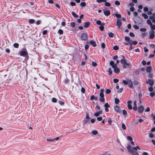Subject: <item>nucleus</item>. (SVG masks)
I'll use <instances>...</instances> for the list:
<instances>
[{"instance_id":"obj_10","label":"nucleus","mask_w":155,"mask_h":155,"mask_svg":"<svg viewBox=\"0 0 155 155\" xmlns=\"http://www.w3.org/2000/svg\"><path fill=\"white\" fill-rule=\"evenodd\" d=\"M104 106L105 107V110L106 112H107L109 111V109L108 108L110 107V105L108 104L107 103H106L104 105Z\"/></svg>"},{"instance_id":"obj_57","label":"nucleus","mask_w":155,"mask_h":155,"mask_svg":"<svg viewBox=\"0 0 155 155\" xmlns=\"http://www.w3.org/2000/svg\"><path fill=\"white\" fill-rule=\"evenodd\" d=\"M150 27L152 29L155 30V25L152 24L150 25Z\"/></svg>"},{"instance_id":"obj_9","label":"nucleus","mask_w":155,"mask_h":155,"mask_svg":"<svg viewBox=\"0 0 155 155\" xmlns=\"http://www.w3.org/2000/svg\"><path fill=\"white\" fill-rule=\"evenodd\" d=\"M122 23L120 19H117V23L116 25L117 26L118 28H120L121 25H122Z\"/></svg>"},{"instance_id":"obj_59","label":"nucleus","mask_w":155,"mask_h":155,"mask_svg":"<svg viewBox=\"0 0 155 155\" xmlns=\"http://www.w3.org/2000/svg\"><path fill=\"white\" fill-rule=\"evenodd\" d=\"M48 32V31L47 30H44L42 32V34L43 35H46Z\"/></svg>"},{"instance_id":"obj_3","label":"nucleus","mask_w":155,"mask_h":155,"mask_svg":"<svg viewBox=\"0 0 155 155\" xmlns=\"http://www.w3.org/2000/svg\"><path fill=\"white\" fill-rule=\"evenodd\" d=\"M81 38L82 40H87L88 38V35L86 33H82L81 36Z\"/></svg>"},{"instance_id":"obj_11","label":"nucleus","mask_w":155,"mask_h":155,"mask_svg":"<svg viewBox=\"0 0 155 155\" xmlns=\"http://www.w3.org/2000/svg\"><path fill=\"white\" fill-rule=\"evenodd\" d=\"M132 103L131 101H127V107L129 110H131L132 109V106L131 104Z\"/></svg>"},{"instance_id":"obj_36","label":"nucleus","mask_w":155,"mask_h":155,"mask_svg":"<svg viewBox=\"0 0 155 155\" xmlns=\"http://www.w3.org/2000/svg\"><path fill=\"white\" fill-rule=\"evenodd\" d=\"M70 25L71 27H74L75 26V24L74 22H71Z\"/></svg>"},{"instance_id":"obj_6","label":"nucleus","mask_w":155,"mask_h":155,"mask_svg":"<svg viewBox=\"0 0 155 155\" xmlns=\"http://www.w3.org/2000/svg\"><path fill=\"white\" fill-rule=\"evenodd\" d=\"M20 54L21 56H26V55H28V53L26 50L22 51L20 52Z\"/></svg>"},{"instance_id":"obj_22","label":"nucleus","mask_w":155,"mask_h":155,"mask_svg":"<svg viewBox=\"0 0 155 155\" xmlns=\"http://www.w3.org/2000/svg\"><path fill=\"white\" fill-rule=\"evenodd\" d=\"M13 46L15 48H18L19 47V45L18 43H15L14 44Z\"/></svg>"},{"instance_id":"obj_64","label":"nucleus","mask_w":155,"mask_h":155,"mask_svg":"<svg viewBox=\"0 0 155 155\" xmlns=\"http://www.w3.org/2000/svg\"><path fill=\"white\" fill-rule=\"evenodd\" d=\"M129 35L131 37H134L135 36L134 34L133 33L130 32Z\"/></svg>"},{"instance_id":"obj_16","label":"nucleus","mask_w":155,"mask_h":155,"mask_svg":"<svg viewBox=\"0 0 155 155\" xmlns=\"http://www.w3.org/2000/svg\"><path fill=\"white\" fill-rule=\"evenodd\" d=\"M152 68L151 66H149L147 67L146 69V70L147 72L148 73H150L151 71V70L152 69Z\"/></svg>"},{"instance_id":"obj_45","label":"nucleus","mask_w":155,"mask_h":155,"mask_svg":"<svg viewBox=\"0 0 155 155\" xmlns=\"http://www.w3.org/2000/svg\"><path fill=\"white\" fill-rule=\"evenodd\" d=\"M70 4L72 6H75L76 5L75 3L74 2H70Z\"/></svg>"},{"instance_id":"obj_19","label":"nucleus","mask_w":155,"mask_h":155,"mask_svg":"<svg viewBox=\"0 0 155 155\" xmlns=\"http://www.w3.org/2000/svg\"><path fill=\"white\" fill-rule=\"evenodd\" d=\"M114 101L115 103L116 104H118L120 102L119 99L117 98H115Z\"/></svg>"},{"instance_id":"obj_21","label":"nucleus","mask_w":155,"mask_h":155,"mask_svg":"<svg viewBox=\"0 0 155 155\" xmlns=\"http://www.w3.org/2000/svg\"><path fill=\"white\" fill-rule=\"evenodd\" d=\"M80 5L83 7H84L86 5V3L85 2H82L80 4Z\"/></svg>"},{"instance_id":"obj_49","label":"nucleus","mask_w":155,"mask_h":155,"mask_svg":"<svg viewBox=\"0 0 155 155\" xmlns=\"http://www.w3.org/2000/svg\"><path fill=\"white\" fill-rule=\"evenodd\" d=\"M127 139L130 141H132L133 140V138L130 136H128L127 137Z\"/></svg>"},{"instance_id":"obj_1","label":"nucleus","mask_w":155,"mask_h":155,"mask_svg":"<svg viewBox=\"0 0 155 155\" xmlns=\"http://www.w3.org/2000/svg\"><path fill=\"white\" fill-rule=\"evenodd\" d=\"M131 147V146L130 144L127 147V149L130 153L132 154V155H139L137 152L134 151Z\"/></svg>"},{"instance_id":"obj_34","label":"nucleus","mask_w":155,"mask_h":155,"mask_svg":"<svg viewBox=\"0 0 155 155\" xmlns=\"http://www.w3.org/2000/svg\"><path fill=\"white\" fill-rule=\"evenodd\" d=\"M128 85L129 87L130 88H132L133 87V82H131V83H128Z\"/></svg>"},{"instance_id":"obj_29","label":"nucleus","mask_w":155,"mask_h":155,"mask_svg":"<svg viewBox=\"0 0 155 155\" xmlns=\"http://www.w3.org/2000/svg\"><path fill=\"white\" fill-rule=\"evenodd\" d=\"M110 38H113L114 37V34L112 32H110L108 34Z\"/></svg>"},{"instance_id":"obj_15","label":"nucleus","mask_w":155,"mask_h":155,"mask_svg":"<svg viewBox=\"0 0 155 155\" xmlns=\"http://www.w3.org/2000/svg\"><path fill=\"white\" fill-rule=\"evenodd\" d=\"M105 25V23H102V25H100L99 27V28L101 31H102L104 30V26Z\"/></svg>"},{"instance_id":"obj_47","label":"nucleus","mask_w":155,"mask_h":155,"mask_svg":"<svg viewBox=\"0 0 155 155\" xmlns=\"http://www.w3.org/2000/svg\"><path fill=\"white\" fill-rule=\"evenodd\" d=\"M123 114V115H125L127 114V112L125 110H123L122 111Z\"/></svg>"},{"instance_id":"obj_39","label":"nucleus","mask_w":155,"mask_h":155,"mask_svg":"<svg viewBox=\"0 0 155 155\" xmlns=\"http://www.w3.org/2000/svg\"><path fill=\"white\" fill-rule=\"evenodd\" d=\"M115 4L117 5H120V2L118 1H116L114 2Z\"/></svg>"},{"instance_id":"obj_43","label":"nucleus","mask_w":155,"mask_h":155,"mask_svg":"<svg viewBox=\"0 0 155 155\" xmlns=\"http://www.w3.org/2000/svg\"><path fill=\"white\" fill-rule=\"evenodd\" d=\"M108 72L109 74H112V71L111 70V68H110L108 69Z\"/></svg>"},{"instance_id":"obj_37","label":"nucleus","mask_w":155,"mask_h":155,"mask_svg":"<svg viewBox=\"0 0 155 155\" xmlns=\"http://www.w3.org/2000/svg\"><path fill=\"white\" fill-rule=\"evenodd\" d=\"M52 101L54 103H56L57 101V99L55 97H53L52 99Z\"/></svg>"},{"instance_id":"obj_26","label":"nucleus","mask_w":155,"mask_h":155,"mask_svg":"<svg viewBox=\"0 0 155 155\" xmlns=\"http://www.w3.org/2000/svg\"><path fill=\"white\" fill-rule=\"evenodd\" d=\"M58 33L60 35H62L63 33V31L61 29H59L58 31Z\"/></svg>"},{"instance_id":"obj_51","label":"nucleus","mask_w":155,"mask_h":155,"mask_svg":"<svg viewBox=\"0 0 155 155\" xmlns=\"http://www.w3.org/2000/svg\"><path fill=\"white\" fill-rule=\"evenodd\" d=\"M150 95L151 97H153L155 95V93L154 92H151L150 93Z\"/></svg>"},{"instance_id":"obj_30","label":"nucleus","mask_w":155,"mask_h":155,"mask_svg":"<svg viewBox=\"0 0 155 155\" xmlns=\"http://www.w3.org/2000/svg\"><path fill=\"white\" fill-rule=\"evenodd\" d=\"M71 14L72 15H73V16L74 17H76V18H77L78 17V15H77L74 12H72L71 13Z\"/></svg>"},{"instance_id":"obj_56","label":"nucleus","mask_w":155,"mask_h":155,"mask_svg":"<svg viewBox=\"0 0 155 155\" xmlns=\"http://www.w3.org/2000/svg\"><path fill=\"white\" fill-rule=\"evenodd\" d=\"M140 30L141 31H145L147 30L146 28H140Z\"/></svg>"},{"instance_id":"obj_20","label":"nucleus","mask_w":155,"mask_h":155,"mask_svg":"<svg viewBox=\"0 0 155 155\" xmlns=\"http://www.w3.org/2000/svg\"><path fill=\"white\" fill-rule=\"evenodd\" d=\"M29 22L30 24H33L35 22V20L33 19H30L29 20Z\"/></svg>"},{"instance_id":"obj_50","label":"nucleus","mask_w":155,"mask_h":155,"mask_svg":"<svg viewBox=\"0 0 155 155\" xmlns=\"http://www.w3.org/2000/svg\"><path fill=\"white\" fill-rule=\"evenodd\" d=\"M81 91L83 93V94L85 92V89L84 87H82L81 89Z\"/></svg>"},{"instance_id":"obj_24","label":"nucleus","mask_w":155,"mask_h":155,"mask_svg":"<svg viewBox=\"0 0 155 155\" xmlns=\"http://www.w3.org/2000/svg\"><path fill=\"white\" fill-rule=\"evenodd\" d=\"M113 49L114 50H117L119 49V48L118 46L115 45L113 47Z\"/></svg>"},{"instance_id":"obj_62","label":"nucleus","mask_w":155,"mask_h":155,"mask_svg":"<svg viewBox=\"0 0 155 155\" xmlns=\"http://www.w3.org/2000/svg\"><path fill=\"white\" fill-rule=\"evenodd\" d=\"M101 47L103 48H105V44H104V43H102L101 44Z\"/></svg>"},{"instance_id":"obj_63","label":"nucleus","mask_w":155,"mask_h":155,"mask_svg":"<svg viewBox=\"0 0 155 155\" xmlns=\"http://www.w3.org/2000/svg\"><path fill=\"white\" fill-rule=\"evenodd\" d=\"M148 90L150 91H151V92L152 91H153V87H150L148 88Z\"/></svg>"},{"instance_id":"obj_12","label":"nucleus","mask_w":155,"mask_h":155,"mask_svg":"<svg viewBox=\"0 0 155 155\" xmlns=\"http://www.w3.org/2000/svg\"><path fill=\"white\" fill-rule=\"evenodd\" d=\"M104 15L106 16H108L110 14V10H106L104 12Z\"/></svg>"},{"instance_id":"obj_17","label":"nucleus","mask_w":155,"mask_h":155,"mask_svg":"<svg viewBox=\"0 0 155 155\" xmlns=\"http://www.w3.org/2000/svg\"><path fill=\"white\" fill-rule=\"evenodd\" d=\"M90 25V23L89 21H87L84 23V26L85 28H88Z\"/></svg>"},{"instance_id":"obj_27","label":"nucleus","mask_w":155,"mask_h":155,"mask_svg":"<svg viewBox=\"0 0 155 155\" xmlns=\"http://www.w3.org/2000/svg\"><path fill=\"white\" fill-rule=\"evenodd\" d=\"M142 16L143 17V18L145 19H147L148 18V16L147 15L145 14V13H142Z\"/></svg>"},{"instance_id":"obj_31","label":"nucleus","mask_w":155,"mask_h":155,"mask_svg":"<svg viewBox=\"0 0 155 155\" xmlns=\"http://www.w3.org/2000/svg\"><path fill=\"white\" fill-rule=\"evenodd\" d=\"M132 148L133 149L135 150H137L138 149L139 150H140V148L138 146H137L136 147H132Z\"/></svg>"},{"instance_id":"obj_61","label":"nucleus","mask_w":155,"mask_h":155,"mask_svg":"<svg viewBox=\"0 0 155 155\" xmlns=\"http://www.w3.org/2000/svg\"><path fill=\"white\" fill-rule=\"evenodd\" d=\"M148 10V8L147 7H145L143 8V11L145 12H147Z\"/></svg>"},{"instance_id":"obj_35","label":"nucleus","mask_w":155,"mask_h":155,"mask_svg":"<svg viewBox=\"0 0 155 155\" xmlns=\"http://www.w3.org/2000/svg\"><path fill=\"white\" fill-rule=\"evenodd\" d=\"M114 62L113 61H111L110 62V64L112 66V68H114Z\"/></svg>"},{"instance_id":"obj_18","label":"nucleus","mask_w":155,"mask_h":155,"mask_svg":"<svg viewBox=\"0 0 155 155\" xmlns=\"http://www.w3.org/2000/svg\"><path fill=\"white\" fill-rule=\"evenodd\" d=\"M94 21H96V23L97 25H102V23H101V21L100 20H97V21L96 19L94 20Z\"/></svg>"},{"instance_id":"obj_33","label":"nucleus","mask_w":155,"mask_h":155,"mask_svg":"<svg viewBox=\"0 0 155 155\" xmlns=\"http://www.w3.org/2000/svg\"><path fill=\"white\" fill-rule=\"evenodd\" d=\"M104 5L107 6H110L111 5L110 3L107 2H106L104 3Z\"/></svg>"},{"instance_id":"obj_13","label":"nucleus","mask_w":155,"mask_h":155,"mask_svg":"<svg viewBox=\"0 0 155 155\" xmlns=\"http://www.w3.org/2000/svg\"><path fill=\"white\" fill-rule=\"evenodd\" d=\"M89 44L94 47H96L97 45L96 42L93 40H91L89 41Z\"/></svg>"},{"instance_id":"obj_54","label":"nucleus","mask_w":155,"mask_h":155,"mask_svg":"<svg viewBox=\"0 0 155 155\" xmlns=\"http://www.w3.org/2000/svg\"><path fill=\"white\" fill-rule=\"evenodd\" d=\"M133 27L135 29H137L139 28V27L137 25H134L133 26Z\"/></svg>"},{"instance_id":"obj_32","label":"nucleus","mask_w":155,"mask_h":155,"mask_svg":"<svg viewBox=\"0 0 155 155\" xmlns=\"http://www.w3.org/2000/svg\"><path fill=\"white\" fill-rule=\"evenodd\" d=\"M115 15L116 17L118 18H120L121 17V15L120 14H116Z\"/></svg>"},{"instance_id":"obj_25","label":"nucleus","mask_w":155,"mask_h":155,"mask_svg":"<svg viewBox=\"0 0 155 155\" xmlns=\"http://www.w3.org/2000/svg\"><path fill=\"white\" fill-rule=\"evenodd\" d=\"M154 34H150L149 36V38L150 39H153L154 38Z\"/></svg>"},{"instance_id":"obj_8","label":"nucleus","mask_w":155,"mask_h":155,"mask_svg":"<svg viewBox=\"0 0 155 155\" xmlns=\"http://www.w3.org/2000/svg\"><path fill=\"white\" fill-rule=\"evenodd\" d=\"M138 110L139 113H142L144 110V107L142 105H140L139 106Z\"/></svg>"},{"instance_id":"obj_58","label":"nucleus","mask_w":155,"mask_h":155,"mask_svg":"<svg viewBox=\"0 0 155 155\" xmlns=\"http://www.w3.org/2000/svg\"><path fill=\"white\" fill-rule=\"evenodd\" d=\"M97 120L98 121H100L102 120V118L101 117H98L97 118Z\"/></svg>"},{"instance_id":"obj_44","label":"nucleus","mask_w":155,"mask_h":155,"mask_svg":"<svg viewBox=\"0 0 155 155\" xmlns=\"http://www.w3.org/2000/svg\"><path fill=\"white\" fill-rule=\"evenodd\" d=\"M147 24H149V25H151L152 24V23H151V21L149 19H148V20H147Z\"/></svg>"},{"instance_id":"obj_7","label":"nucleus","mask_w":155,"mask_h":155,"mask_svg":"<svg viewBox=\"0 0 155 155\" xmlns=\"http://www.w3.org/2000/svg\"><path fill=\"white\" fill-rule=\"evenodd\" d=\"M146 83L147 84H149L151 86H153L154 84L153 81L150 79H148L147 81H146Z\"/></svg>"},{"instance_id":"obj_5","label":"nucleus","mask_w":155,"mask_h":155,"mask_svg":"<svg viewBox=\"0 0 155 155\" xmlns=\"http://www.w3.org/2000/svg\"><path fill=\"white\" fill-rule=\"evenodd\" d=\"M120 63L122 65H126L127 66L130 65V64L127 63L125 59H121L120 60Z\"/></svg>"},{"instance_id":"obj_48","label":"nucleus","mask_w":155,"mask_h":155,"mask_svg":"<svg viewBox=\"0 0 155 155\" xmlns=\"http://www.w3.org/2000/svg\"><path fill=\"white\" fill-rule=\"evenodd\" d=\"M125 40L128 41L130 40L129 37L127 36H125Z\"/></svg>"},{"instance_id":"obj_40","label":"nucleus","mask_w":155,"mask_h":155,"mask_svg":"<svg viewBox=\"0 0 155 155\" xmlns=\"http://www.w3.org/2000/svg\"><path fill=\"white\" fill-rule=\"evenodd\" d=\"M111 92L110 90L109 89H107L106 91V93L107 94H109Z\"/></svg>"},{"instance_id":"obj_28","label":"nucleus","mask_w":155,"mask_h":155,"mask_svg":"<svg viewBox=\"0 0 155 155\" xmlns=\"http://www.w3.org/2000/svg\"><path fill=\"white\" fill-rule=\"evenodd\" d=\"M91 133L93 134L94 135H96L98 134L97 131L96 130H94L92 131Z\"/></svg>"},{"instance_id":"obj_53","label":"nucleus","mask_w":155,"mask_h":155,"mask_svg":"<svg viewBox=\"0 0 155 155\" xmlns=\"http://www.w3.org/2000/svg\"><path fill=\"white\" fill-rule=\"evenodd\" d=\"M123 83L125 85H127L128 84V82L127 81L125 80H123Z\"/></svg>"},{"instance_id":"obj_46","label":"nucleus","mask_w":155,"mask_h":155,"mask_svg":"<svg viewBox=\"0 0 155 155\" xmlns=\"http://www.w3.org/2000/svg\"><path fill=\"white\" fill-rule=\"evenodd\" d=\"M149 137L150 138H153L154 137V135L152 132H150L149 134Z\"/></svg>"},{"instance_id":"obj_42","label":"nucleus","mask_w":155,"mask_h":155,"mask_svg":"<svg viewBox=\"0 0 155 155\" xmlns=\"http://www.w3.org/2000/svg\"><path fill=\"white\" fill-rule=\"evenodd\" d=\"M147 33L146 32L142 33L141 36L142 37H144L146 36V35H147Z\"/></svg>"},{"instance_id":"obj_60","label":"nucleus","mask_w":155,"mask_h":155,"mask_svg":"<svg viewBox=\"0 0 155 155\" xmlns=\"http://www.w3.org/2000/svg\"><path fill=\"white\" fill-rule=\"evenodd\" d=\"M123 90V88H121L119 90H118L117 91V93H121Z\"/></svg>"},{"instance_id":"obj_2","label":"nucleus","mask_w":155,"mask_h":155,"mask_svg":"<svg viewBox=\"0 0 155 155\" xmlns=\"http://www.w3.org/2000/svg\"><path fill=\"white\" fill-rule=\"evenodd\" d=\"M114 109L118 113H121L122 112V110L119 106L115 105L114 107Z\"/></svg>"},{"instance_id":"obj_23","label":"nucleus","mask_w":155,"mask_h":155,"mask_svg":"<svg viewBox=\"0 0 155 155\" xmlns=\"http://www.w3.org/2000/svg\"><path fill=\"white\" fill-rule=\"evenodd\" d=\"M86 116L85 117V118L86 119H90V118L89 117V113L88 112H86Z\"/></svg>"},{"instance_id":"obj_4","label":"nucleus","mask_w":155,"mask_h":155,"mask_svg":"<svg viewBox=\"0 0 155 155\" xmlns=\"http://www.w3.org/2000/svg\"><path fill=\"white\" fill-rule=\"evenodd\" d=\"M99 96L100 98H99L100 101L101 102H104L105 101L104 98V93H100Z\"/></svg>"},{"instance_id":"obj_52","label":"nucleus","mask_w":155,"mask_h":155,"mask_svg":"<svg viewBox=\"0 0 155 155\" xmlns=\"http://www.w3.org/2000/svg\"><path fill=\"white\" fill-rule=\"evenodd\" d=\"M118 81H119V80L117 79L114 78L113 79V82L114 83H117L118 82Z\"/></svg>"},{"instance_id":"obj_41","label":"nucleus","mask_w":155,"mask_h":155,"mask_svg":"<svg viewBox=\"0 0 155 155\" xmlns=\"http://www.w3.org/2000/svg\"><path fill=\"white\" fill-rule=\"evenodd\" d=\"M112 122V121L111 118L110 117L109 118L108 120V124H111Z\"/></svg>"},{"instance_id":"obj_38","label":"nucleus","mask_w":155,"mask_h":155,"mask_svg":"<svg viewBox=\"0 0 155 155\" xmlns=\"http://www.w3.org/2000/svg\"><path fill=\"white\" fill-rule=\"evenodd\" d=\"M122 127L124 130H126V127L125 124L124 123H123L122 124Z\"/></svg>"},{"instance_id":"obj_55","label":"nucleus","mask_w":155,"mask_h":155,"mask_svg":"<svg viewBox=\"0 0 155 155\" xmlns=\"http://www.w3.org/2000/svg\"><path fill=\"white\" fill-rule=\"evenodd\" d=\"M92 66L94 67H95L97 65V63L93 61L92 62Z\"/></svg>"},{"instance_id":"obj_14","label":"nucleus","mask_w":155,"mask_h":155,"mask_svg":"<svg viewBox=\"0 0 155 155\" xmlns=\"http://www.w3.org/2000/svg\"><path fill=\"white\" fill-rule=\"evenodd\" d=\"M114 72L116 74L118 73L120 71V69L117 67L113 68Z\"/></svg>"}]
</instances>
